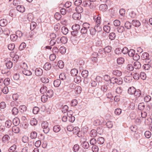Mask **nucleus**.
I'll return each instance as SVG.
<instances>
[{
    "label": "nucleus",
    "mask_w": 152,
    "mask_h": 152,
    "mask_svg": "<svg viewBox=\"0 0 152 152\" xmlns=\"http://www.w3.org/2000/svg\"><path fill=\"white\" fill-rule=\"evenodd\" d=\"M12 131L15 133H18L20 131L19 128L16 126L12 127Z\"/></svg>",
    "instance_id": "8fccbe9b"
},
{
    "label": "nucleus",
    "mask_w": 152,
    "mask_h": 152,
    "mask_svg": "<svg viewBox=\"0 0 152 152\" xmlns=\"http://www.w3.org/2000/svg\"><path fill=\"white\" fill-rule=\"evenodd\" d=\"M91 4V2L88 0L84 1L82 3V5L84 7L89 6Z\"/></svg>",
    "instance_id": "e433bc0d"
},
{
    "label": "nucleus",
    "mask_w": 152,
    "mask_h": 152,
    "mask_svg": "<svg viewBox=\"0 0 152 152\" xmlns=\"http://www.w3.org/2000/svg\"><path fill=\"white\" fill-rule=\"evenodd\" d=\"M98 54L97 53H94L92 54L91 59L92 61L94 62H96L97 61V57L98 56Z\"/></svg>",
    "instance_id": "6e6552de"
},
{
    "label": "nucleus",
    "mask_w": 152,
    "mask_h": 152,
    "mask_svg": "<svg viewBox=\"0 0 152 152\" xmlns=\"http://www.w3.org/2000/svg\"><path fill=\"white\" fill-rule=\"evenodd\" d=\"M138 109L140 110H143L145 108L144 103L143 102L140 103L138 104Z\"/></svg>",
    "instance_id": "09e8293b"
},
{
    "label": "nucleus",
    "mask_w": 152,
    "mask_h": 152,
    "mask_svg": "<svg viewBox=\"0 0 152 152\" xmlns=\"http://www.w3.org/2000/svg\"><path fill=\"white\" fill-rule=\"evenodd\" d=\"M124 58L123 57L118 58L117 59V63L118 64H121L124 63Z\"/></svg>",
    "instance_id": "37998d69"
},
{
    "label": "nucleus",
    "mask_w": 152,
    "mask_h": 152,
    "mask_svg": "<svg viewBox=\"0 0 152 152\" xmlns=\"http://www.w3.org/2000/svg\"><path fill=\"white\" fill-rule=\"evenodd\" d=\"M10 138V137L8 134H5L2 137V140L4 143H5L9 140Z\"/></svg>",
    "instance_id": "c85d7f7f"
},
{
    "label": "nucleus",
    "mask_w": 152,
    "mask_h": 152,
    "mask_svg": "<svg viewBox=\"0 0 152 152\" xmlns=\"http://www.w3.org/2000/svg\"><path fill=\"white\" fill-rule=\"evenodd\" d=\"M26 46V43L24 42H22L20 45L19 47V49L20 50H23Z\"/></svg>",
    "instance_id": "c03bdc74"
},
{
    "label": "nucleus",
    "mask_w": 152,
    "mask_h": 152,
    "mask_svg": "<svg viewBox=\"0 0 152 152\" xmlns=\"http://www.w3.org/2000/svg\"><path fill=\"white\" fill-rule=\"evenodd\" d=\"M134 69H139L141 67V65L140 63L138 61H136L134 62Z\"/></svg>",
    "instance_id": "ddd939ff"
},
{
    "label": "nucleus",
    "mask_w": 152,
    "mask_h": 152,
    "mask_svg": "<svg viewBox=\"0 0 152 152\" xmlns=\"http://www.w3.org/2000/svg\"><path fill=\"white\" fill-rule=\"evenodd\" d=\"M96 30V32L98 33L101 32L102 30V28L100 25H96L94 27Z\"/></svg>",
    "instance_id": "603ef678"
},
{
    "label": "nucleus",
    "mask_w": 152,
    "mask_h": 152,
    "mask_svg": "<svg viewBox=\"0 0 152 152\" xmlns=\"http://www.w3.org/2000/svg\"><path fill=\"white\" fill-rule=\"evenodd\" d=\"M100 129V128H98L97 129V131L94 129H93L91 130L90 132V136L93 137H95L97 135V131L98 130V129Z\"/></svg>",
    "instance_id": "0eeeda50"
},
{
    "label": "nucleus",
    "mask_w": 152,
    "mask_h": 152,
    "mask_svg": "<svg viewBox=\"0 0 152 152\" xmlns=\"http://www.w3.org/2000/svg\"><path fill=\"white\" fill-rule=\"evenodd\" d=\"M112 73L113 75L117 76L120 77L122 75L121 72L118 70H113Z\"/></svg>",
    "instance_id": "2eb2a0df"
},
{
    "label": "nucleus",
    "mask_w": 152,
    "mask_h": 152,
    "mask_svg": "<svg viewBox=\"0 0 152 152\" xmlns=\"http://www.w3.org/2000/svg\"><path fill=\"white\" fill-rule=\"evenodd\" d=\"M136 90L134 87H130L128 89V92L130 94H134Z\"/></svg>",
    "instance_id": "dca6fc26"
},
{
    "label": "nucleus",
    "mask_w": 152,
    "mask_h": 152,
    "mask_svg": "<svg viewBox=\"0 0 152 152\" xmlns=\"http://www.w3.org/2000/svg\"><path fill=\"white\" fill-rule=\"evenodd\" d=\"M12 124V121L10 120H7L5 122L6 126L8 128H10Z\"/></svg>",
    "instance_id": "69168bd1"
},
{
    "label": "nucleus",
    "mask_w": 152,
    "mask_h": 152,
    "mask_svg": "<svg viewBox=\"0 0 152 152\" xmlns=\"http://www.w3.org/2000/svg\"><path fill=\"white\" fill-rule=\"evenodd\" d=\"M82 88L80 86H77L75 88V93L76 94H80L82 91Z\"/></svg>",
    "instance_id": "2f4dec72"
},
{
    "label": "nucleus",
    "mask_w": 152,
    "mask_h": 152,
    "mask_svg": "<svg viewBox=\"0 0 152 152\" xmlns=\"http://www.w3.org/2000/svg\"><path fill=\"white\" fill-rule=\"evenodd\" d=\"M99 10L103 11H105L107 9V6L106 4H102L99 7Z\"/></svg>",
    "instance_id": "1a4fd4ad"
},
{
    "label": "nucleus",
    "mask_w": 152,
    "mask_h": 152,
    "mask_svg": "<svg viewBox=\"0 0 152 152\" xmlns=\"http://www.w3.org/2000/svg\"><path fill=\"white\" fill-rule=\"evenodd\" d=\"M37 23L34 22H31L30 24V29L31 30H34L36 27Z\"/></svg>",
    "instance_id": "338daca9"
},
{
    "label": "nucleus",
    "mask_w": 152,
    "mask_h": 152,
    "mask_svg": "<svg viewBox=\"0 0 152 152\" xmlns=\"http://www.w3.org/2000/svg\"><path fill=\"white\" fill-rule=\"evenodd\" d=\"M16 9L18 11L23 13L25 11V8L23 6L18 5L16 7Z\"/></svg>",
    "instance_id": "4468645a"
},
{
    "label": "nucleus",
    "mask_w": 152,
    "mask_h": 152,
    "mask_svg": "<svg viewBox=\"0 0 152 152\" xmlns=\"http://www.w3.org/2000/svg\"><path fill=\"white\" fill-rule=\"evenodd\" d=\"M47 90V87L46 86H44L41 88L40 90V91L42 94H44L46 92Z\"/></svg>",
    "instance_id": "a18cd8bd"
},
{
    "label": "nucleus",
    "mask_w": 152,
    "mask_h": 152,
    "mask_svg": "<svg viewBox=\"0 0 152 152\" xmlns=\"http://www.w3.org/2000/svg\"><path fill=\"white\" fill-rule=\"evenodd\" d=\"M61 127L59 125L55 126L53 128V131L55 132H58L61 130Z\"/></svg>",
    "instance_id": "cd10ccee"
},
{
    "label": "nucleus",
    "mask_w": 152,
    "mask_h": 152,
    "mask_svg": "<svg viewBox=\"0 0 152 152\" xmlns=\"http://www.w3.org/2000/svg\"><path fill=\"white\" fill-rule=\"evenodd\" d=\"M109 38L110 40H113L115 39L116 34L114 32H111L109 34Z\"/></svg>",
    "instance_id": "473e14b6"
},
{
    "label": "nucleus",
    "mask_w": 152,
    "mask_h": 152,
    "mask_svg": "<svg viewBox=\"0 0 152 152\" xmlns=\"http://www.w3.org/2000/svg\"><path fill=\"white\" fill-rule=\"evenodd\" d=\"M18 38L16 34H12L10 35V39L12 41H15Z\"/></svg>",
    "instance_id": "bf43d9fd"
},
{
    "label": "nucleus",
    "mask_w": 152,
    "mask_h": 152,
    "mask_svg": "<svg viewBox=\"0 0 152 152\" xmlns=\"http://www.w3.org/2000/svg\"><path fill=\"white\" fill-rule=\"evenodd\" d=\"M41 126L43 129V131L45 133H48L49 131V128L48 127V123L46 121L42 122L41 124Z\"/></svg>",
    "instance_id": "f03ea898"
},
{
    "label": "nucleus",
    "mask_w": 152,
    "mask_h": 152,
    "mask_svg": "<svg viewBox=\"0 0 152 152\" xmlns=\"http://www.w3.org/2000/svg\"><path fill=\"white\" fill-rule=\"evenodd\" d=\"M37 123V120L34 118H33L31 119L30 121V124L32 126H35Z\"/></svg>",
    "instance_id": "7c9ffc66"
},
{
    "label": "nucleus",
    "mask_w": 152,
    "mask_h": 152,
    "mask_svg": "<svg viewBox=\"0 0 152 152\" xmlns=\"http://www.w3.org/2000/svg\"><path fill=\"white\" fill-rule=\"evenodd\" d=\"M104 139L102 137H99L97 140V143L99 145H102L104 142Z\"/></svg>",
    "instance_id": "6ab92c4d"
},
{
    "label": "nucleus",
    "mask_w": 152,
    "mask_h": 152,
    "mask_svg": "<svg viewBox=\"0 0 152 152\" xmlns=\"http://www.w3.org/2000/svg\"><path fill=\"white\" fill-rule=\"evenodd\" d=\"M109 86L108 85H102L101 88V90L104 93L107 91V90H109L108 86Z\"/></svg>",
    "instance_id": "9b49d317"
},
{
    "label": "nucleus",
    "mask_w": 152,
    "mask_h": 152,
    "mask_svg": "<svg viewBox=\"0 0 152 152\" xmlns=\"http://www.w3.org/2000/svg\"><path fill=\"white\" fill-rule=\"evenodd\" d=\"M59 51L61 54H64L66 51V48L64 46H61L59 49Z\"/></svg>",
    "instance_id": "4d7b16f0"
},
{
    "label": "nucleus",
    "mask_w": 152,
    "mask_h": 152,
    "mask_svg": "<svg viewBox=\"0 0 152 152\" xmlns=\"http://www.w3.org/2000/svg\"><path fill=\"white\" fill-rule=\"evenodd\" d=\"M78 70L76 69H73L71 71V74L73 76H76Z\"/></svg>",
    "instance_id": "f704fd0d"
},
{
    "label": "nucleus",
    "mask_w": 152,
    "mask_h": 152,
    "mask_svg": "<svg viewBox=\"0 0 152 152\" xmlns=\"http://www.w3.org/2000/svg\"><path fill=\"white\" fill-rule=\"evenodd\" d=\"M72 131L74 133L77 135L78 137H82L81 132H80V129L77 126L75 127Z\"/></svg>",
    "instance_id": "20e7f679"
},
{
    "label": "nucleus",
    "mask_w": 152,
    "mask_h": 152,
    "mask_svg": "<svg viewBox=\"0 0 152 152\" xmlns=\"http://www.w3.org/2000/svg\"><path fill=\"white\" fill-rule=\"evenodd\" d=\"M82 27L88 30L91 28L90 25L88 23H84L83 24Z\"/></svg>",
    "instance_id": "5fc2aeb1"
},
{
    "label": "nucleus",
    "mask_w": 152,
    "mask_h": 152,
    "mask_svg": "<svg viewBox=\"0 0 152 152\" xmlns=\"http://www.w3.org/2000/svg\"><path fill=\"white\" fill-rule=\"evenodd\" d=\"M60 40L61 43L65 44L67 42V39L66 37L63 36L60 39Z\"/></svg>",
    "instance_id": "680f3d73"
},
{
    "label": "nucleus",
    "mask_w": 152,
    "mask_h": 152,
    "mask_svg": "<svg viewBox=\"0 0 152 152\" xmlns=\"http://www.w3.org/2000/svg\"><path fill=\"white\" fill-rule=\"evenodd\" d=\"M72 28L73 30H75L79 32V31L80 28V26L79 25L75 24L72 26Z\"/></svg>",
    "instance_id": "5701e85b"
},
{
    "label": "nucleus",
    "mask_w": 152,
    "mask_h": 152,
    "mask_svg": "<svg viewBox=\"0 0 152 152\" xmlns=\"http://www.w3.org/2000/svg\"><path fill=\"white\" fill-rule=\"evenodd\" d=\"M47 96L49 98L52 97L53 95V91L51 89L48 90L46 93Z\"/></svg>",
    "instance_id": "c756f323"
},
{
    "label": "nucleus",
    "mask_w": 152,
    "mask_h": 152,
    "mask_svg": "<svg viewBox=\"0 0 152 152\" xmlns=\"http://www.w3.org/2000/svg\"><path fill=\"white\" fill-rule=\"evenodd\" d=\"M51 67V64L49 62H46L44 64L43 68L46 70H48L50 69Z\"/></svg>",
    "instance_id": "9d476101"
},
{
    "label": "nucleus",
    "mask_w": 152,
    "mask_h": 152,
    "mask_svg": "<svg viewBox=\"0 0 152 152\" xmlns=\"http://www.w3.org/2000/svg\"><path fill=\"white\" fill-rule=\"evenodd\" d=\"M12 62L9 61L6 63V65L7 69H10L12 66Z\"/></svg>",
    "instance_id": "e2e57ef3"
},
{
    "label": "nucleus",
    "mask_w": 152,
    "mask_h": 152,
    "mask_svg": "<svg viewBox=\"0 0 152 152\" xmlns=\"http://www.w3.org/2000/svg\"><path fill=\"white\" fill-rule=\"evenodd\" d=\"M27 19L30 22H32L34 19V17L32 14L29 13L27 15Z\"/></svg>",
    "instance_id": "052dcab7"
},
{
    "label": "nucleus",
    "mask_w": 152,
    "mask_h": 152,
    "mask_svg": "<svg viewBox=\"0 0 152 152\" xmlns=\"http://www.w3.org/2000/svg\"><path fill=\"white\" fill-rule=\"evenodd\" d=\"M132 24L134 26L136 27H139L141 25V23L138 20H133L132 21Z\"/></svg>",
    "instance_id": "f8f14e48"
},
{
    "label": "nucleus",
    "mask_w": 152,
    "mask_h": 152,
    "mask_svg": "<svg viewBox=\"0 0 152 152\" xmlns=\"http://www.w3.org/2000/svg\"><path fill=\"white\" fill-rule=\"evenodd\" d=\"M132 24L130 22L126 21L125 22V27L128 29H131L132 27Z\"/></svg>",
    "instance_id": "c9c22d12"
},
{
    "label": "nucleus",
    "mask_w": 152,
    "mask_h": 152,
    "mask_svg": "<svg viewBox=\"0 0 152 152\" xmlns=\"http://www.w3.org/2000/svg\"><path fill=\"white\" fill-rule=\"evenodd\" d=\"M135 50L133 49H131L129 50L128 55L130 57H132L135 53Z\"/></svg>",
    "instance_id": "774afa93"
},
{
    "label": "nucleus",
    "mask_w": 152,
    "mask_h": 152,
    "mask_svg": "<svg viewBox=\"0 0 152 152\" xmlns=\"http://www.w3.org/2000/svg\"><path fill=\"white\" fill-rule=\"evenodd\" d=\"M12 112L13 115H16L18 113L19 111L17 108L14 107L12 108Z\"/></svg>",
    "instance_id": "de8ad7c7"
},
{
    "label": "nucleus",
    "mask_w": 152,
    "mask_h": 152,
    "mask_svg": "<svg viewBox=\"0 0 152 152\" xmlns=\"http://www.w3.org/2000/svg\"><path fill=\"white\" fill-rule=\"evenodd\" d=\"M20 123V121L19 119L16 118H14L13 120V123L15 126H17Z\"/></svg>",
    "instance_id": "58836bf2"
},
{
    "label": "nucleus",
    "mask_w": 152,
    "mask_h": 152,
    "mask_svg": "<svg viewBox=\"0 0 152 152\" xmlns=\"http://www.w3.org/2000/svg\"><path fill=\"white\" fill-rule=\"evenodd\" d=\"M37 133L35 131H33L31 132L30 134V137L32 139H34L37 138Z\"/></svg>",
    "instance_id": "49530a36"
},
{
    "label": "nucleus",
    "mask_w": 152,
    "mask_h": 152,
    "mask_svg": "<svg viewBox=\"0 0 152 152\" xmlns=\"http://www.w3.org/2000/svg\"><path fill=\"white\" fill-rule=\"evenodd\" d=\"M75 10L77 12L80 14L83 12V9L81 7L78 6L75 8Z\"/></svg>",
    "instance_id": "4c0bfd02"
},
{
    "label": "nucleus",
    "mask_w": 152,
    "mask_h": 152,
    "mask_svg": "<svg viewBox=\"0 0 152 152\" xmlns=\"http://www.w3.org/2000/svg\"><path fill=\"white\" fill-rule=\"evenodd\" d=\"M68 29L65 26H63L61 28V31L64 35H66L68 32Z\"/></svg>",
    "instance_id": "412c9836"
},
{
    "label": "nucleus",
    "mask_w": 152,
    "mask_h": 152,
    "mask_svg": "<svg viewBox=\"0 0 152 152\" xmlns=\"http://www.w3.org/2000/svg\"><path fill=\"white\" fill-rule=\"evenodd\" d=\"M104 50L105 53H110L111 51L112 47L110 46H108L104 48Z\"/></svg>",
    "instance_id": "a19ab883"
},
{
    "label": "nucleus",
    "mask_w": 152,
    "mask_h": 152,
    "mask_svg": "<svg viewBox=\"0 0 152 152\" xmlns=\"http://www.w3.org/2000/svg\"><path fill=\"white\" fill-rule=\"evenodd\" d=\"M90 34L92 36L95 35L96 33V30L95 28L91 27L89 29Z\"/></svg>",
    "instance_id": "bb28decb"
},
{
    "label": "nucleus",
    "mask_w": 152,
    "mask_h": 152,
    "mask_svg": "<svg viewBox=\"0 0 152 152\" xmlns=\"http://www.w3.org/2000/svg\"><path fill=\"white\" fill-rule=\"evenodd\" d=\"M61 84V81L60 79H57L54 81L53 84L55 87H58Z\"/></svg>",
    "instance_id": "aec40b11"
},
{
    "label": "nucleus",
    "mask_w": 152,
    "mask_h": 152,
    "mask_svg": "<svg viewBox=\"0 0 152 152\" xmlns=\"http://www.w3.org/2000/svg\"><path fill=\"white\" fill-rule=\"evenodd\" d=\"M54 16L55 18L57 20H60L61 18V15L59 12H56L55 13Z\"/></svg>",
    "instance_id": "864d4df0"
},
{
    "label": "nucleus",
    "mask_w": 152,
    "mask_h": 152,
    "mask_svg": "<svg viewBox=\"0 0 152 152\" xmlns=\"http://www.w3.org/2000/svg\"><path fill=\"white\" fill-rule=\"evenodd\" d=\"M117 29L118 32L122 33L124 31L125 28L124 26H119L117 27Z\"/></svg>",
    "instance_id": "393cba45"
},
{
    "label": "nucleus",
    "mask_w": 152,
    "mask_h": 152,
    "mask_svg": "<svg viewBox=\"0 0 152 152\" xmlns=\"http://www.w3.org/2000/svg\"><path fill=\"white\" fill-rule=\"evenodd\" d=\"M19 109L21 113H23L26 110V107L25 105L20 106L19 107Z\"/></svg>",
    "instance_id": "72a5a7b5"
},
{
    "label": "nucleus",
    "mask_w": 152,
    "mask_h": 152,
    "mask_svg": "<svg viewBox=\"0 0 152 152\" xmlns=\"http://www.w3.org/2000/svg\"><path fill=\"white\" fill-rule=\"evenodd\" d=\"M82 146L84 149H87L89 147V144L88 142L84 141L81 144Z\"/></svg>",
    "instance_id": "4be33fe9"
},
{
    "label": "nucleus",
    "mask_w": 152,
    "mask_h": 152,
    "mask_svg": "<svg viewBox=\"0 0 152 152\" xmlns=\"http://www.w3.org/2000/svg\"><path fill=\"white\" fill-rule=\"evenodd\" d=\"M22 72L24 75L26 76H30L32 75L31 72L27 69L25 70H22Z\"/></svg>",
    "instance_id": "f3484780"
},
{
    "label": "nucleus",
    "mask_w": 152,
    "mask_h": 152,
    "mask_svg": "<svg viewBox=\"0 0 152 152\" xmlns=\"http://www.w3.org/2000/svg\"><path fill=\"white\" fill-rule=\"evenodd\" d=\"M58 65L60 69H63L64 66V62L61 60L59 61L58 62Z\"/></svg>",
    "instance_id": "79ce46f5"
},
{
    "label": "nucleus",
    "mask_w": 152,
    "mask_h": 152,
    "mask_svg": "<svg viewBox=\"0 0 152 152\" xmlns=\"http://www.w3.org/2000/svg\"><path fill=\"white\" fill-rule=\"evenodd\" d=\"M134 95L137 97H140L141 95V91L140 90H136Z\"/></svg>",
    "instance_id": "13d9d810"
},
{
    "label": "nucleus",
    "mask_w": 152,
    "mask_h": 152,
    "mask_svg": "<svg viewBox=\"0 0 152 152\" xmlns=\"http://www.w3.org/2000/svg\"><path fill=\"white\" fill-rule=\"evenodd\" d=\"M104 31L107 33H109L110 30V26L108 25H105L103 27Z\"/></svg>",
    "instance_id": "a878e982"
},
{
    "label": "nucleus",
    "mask_w": 152,
    "mask_h": 152,
    "mask_svg": "<svg viewBox=\"0 0 152 152\" xmlns=\"http://www.w3.org/2000/svg\"><path fill=\"white\" fill-rule=\"evenodd\" d=\"M99 53L98 54V56H100L101 57H105L106 56V54L104 50H103L102 49H100L99 51Z\"/></svg>",
    "instance_id": "a211bd4d"
},
{
    "label": "nucleus",
    "mask_w": 152,
    "mask_h": 152,
    "mask_svg": "<svg viewBox=\"0 0 152 152\" xmlns=\"http://www.w3.org/2000/svg\"><path fill=\"white\" fill-rule=\"evenodd\" d=\"M35 74L37 76H41L43 74V71L40 68H37L35 71Z\"/></svg>",
    "instance_id": "39448f33"
},
{
    "label": "nucleus",
    "mask_w": 152,
    "mask_h": 152,
    "mask_svg": "<svg viewBox=\"0 0 152 152\" xmlns=\"http://www.w3.org/2000/svg\"><path fill=\"white\" fill-rule=\"evenodd\" d=\"M81 75L83 77L86 78L88 75V72L86 70H83L81 73Z\"/></svg>",
    "instance_id": "3c124183"
},
{
    "label": "nucleus",
    "mask_w": 152,
    "mask_h": 152,
    "mask_svg": "<svg viewBox=\"0 0 152 152\" xmlns=\"http://www.w3.org/2000/svg\"><path fill=\"white\" fill-rule=\"evenodd\" d=\"M72 18L75 20H79L81 18V15L77 12L74 13L72 15Z\"/></svg>",
    "instance_id": "423d86ee"
},
{
    "label": "nucleus",
    "mask_w": 152,
    "mask_h": 152,
    "mask_svg": "<svg viewBox=\"0 0 152 152\" xmlns=\"http://www.w3.org/2000/svg\"><path fill=\"white\" fill-rule=\"evenodd\" d=\"M88 30L82 27L81 28L80 32L82 34H87Z\"/></svg>",
    "instance_id": "0e129e2a"
},
{
    "label": "nucleus",
    "mask_w": 152,
    "mask_h": 152,
    "mask_svg": "<svg viewBox=\"0 0 152 152\" xmlns=\"http://www.w3.org/2000/svg\"><path fill=\"white\" fill-rule=\"evenodd\" d=\"M40 80L42 83H48L49 82V79L45 77H42L41 78Z\"/></svg>",
    "instance_id": "ea45409f"
},
{
    "label": "nucleus",
    "mask_w": 152,
    "mask_h": 152,
    "mask_svg": "<svg viewBox=\"0 0 152 152\" xmlns=\"http://www.w3.org/2000/svg\"><path fill=\"white\" fill-rule=\"evenodd\" d=\"M7 23V21L6 19H3L0 20V25L1 26H5Z\"/></svg>",
    "instance_id": "b1692460"
},
{
    "label": "nucleus",
    "mask_w": 152,
    "mask_h": 152,
    "mask_svg": "<svg viewBox=\"0 0 152 152\" xmlns=\"http://www.w3.org/2000/svg\"><path fill=\"white\" fill-rule=\"evenodd\" d=\"M74 80L75 83H79L81 81V77L79 76H76V77L74 78Z\"/></svg>",
    "instance_id": "6e6d98bb"
},
{
    "label": "nucleus",
    "mask_w": 152,
    "mask_h": 152,
    "mask_svg": "<svg viewBox=\"0 0 152 152\" xmlns=\"http://www.w3.org/2000/svg\"><path fill=\"white\" fill-rule=\"evenodd\" d=\"M141 57L142 59L145 61V63H148L151 61V58L149 57V54L147 52L143 53Z\"/></svg>",
    "instance_id": "7ed1b4c3"
},
{
    "label": "nucleus",
    "mask_w": 152,
    "mask_h": 152,
    "mask_svg": "<svg viewBox=\"0 0 152 152\" xmlns=\"http://www.w3.org/2000/svg\"><path fill=\"white\" fill-rule=\"evenodd\" d=\"M123 82V80L121 77H113L111 78L110 83L113 84H117L118 85H121Z\"/></svg>",
    "instance_id": "f257e3e1"
}]
</instances>
